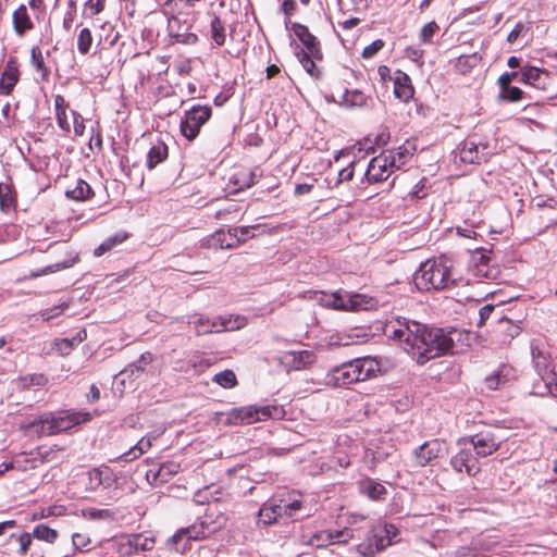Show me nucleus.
<instances>
[{"instance_id": "52", "label": "nucleus", "mask_w": 557, "mask_h": 557, "mask_svg": "<svg viewBox=\"0 0 557 557\" xmlns=\"http://www.w3.org/2000/svg\"><path fill=\"white\" fill-rule=\"evenodd\" d=\"M72 265V263L70 261H64L62 263H54V264H51V265H48L46 268H44L42 270L36 272V273H32V276L34 277H38V276H41V275H47V274H50V273H54L61 269H66V268H70Z\"/></svg>"}, {"instance_id": "51", "label": "nucleus", "mask_w": 557, "mask_h": 557, "mask_svg": "<svg viewBox=\"0 0 557 557\" xmlns=\"http://www.w3.org/2000/svg\"><path fill=\"white\" fill-rule=\"evenodd\" d=\"M67 308V304L66 302H62L58 306H53L51 308H48L46 310H42L40 312L42 319L45 321H49L58 315H60L65 309Z\"/></svg>"}, {"instance_id": "14", "label": "nucleus", "mask_w": 557, "mask_h": 557, "mask_svg": "<svg viewBox=\"0 0 557 557\" xmlns=\"http://www.w3.org/2000/svg\"><path fill=\"white\" fill-rule=\"evenodd\" d=\"M445 453L446 445L444 442L438 440L428 441L413 450L412 461L417 467H424Z\"/></svg>"}, {"instance_id": "38", "label": "nucleus", "mask_w": 557, "mask_h": 557, "mask_svg": "<svg viewBox=\"0 0 557 557\" xmlns=\"http://www.w3.org/2000/svg\"><path fill=\"white\" fill-rule=\"evenodd\" d=\"M65 513H66V507L63 505L55 504V505H52L49 507L41 508L39 511L34 513L33 519L37 520V519H47V518H51V517H62Z\"/></svg>"}, {"instance_id": "22", "label": "nucleus", "mask_w": 557, "mask_h": 557, "mask_svg": "<svg viewBox=\"0 0 557 557\" xmlns=\"http://www.w3.org/2000/svg\"><path fill=\"white\" fill-rule=\"evenodd\" d=\"M114 482L115 476L108 467L95 468L88 472V486L90 490H97L99 486L108 488Z\"/></svg>"}, {"instance_id": "57", "label": "nucleus", "mask_w": 557, "mask_h": 557, "mask_svg": "<svg viewBox=\"0 0 557 557\" xmlns=\"http://www.w3.org/2000/svg\"><path fill=\"white\" fill-rule=\"evenodd\" d=\"M506 381V375L503 372L490 375L486 377V385L490 389H497Z\"/></svg>"}, {"instance_id": "64", "label": "nucleus", "mask_w": 557, "mask_h": 557, "mask_svg": "<svg viewBox=\"0 0 557 557\" xmlns=\"http://www.w3.org/2000/svg\"><path fill=\"white\" fill-rule=\"evenodd\" d=\"M354 176V169L352 166H347L343 170L339 171L338 173V181L337 183L339 182H344V181H350Z\"/></svg>"}, {"instance_id": "2", "label": "nucleus", "mask_w": 557, "mask_h": 557, "mask_svg": "<svg viewBox=\"0 0 557 557\" xmlns=\"http://www.w3.org/2000/svg\"><path fill=\"white\" fill-rule=\"evenodd\" d=\"M460 281L461 277L454 270V262L445 256L426 260L413 276L417 288L425 292L457 286Z\"/></svg>"}, {"instance_id": "27", "label": "nucleus", "mask_w": 557, "mask_h": 557, "mask_svg": "<svg viewBox=\"0 0 557 557\" xmlns=\"http://www.w3.org/2000/svg\"><path fill=\"white\" fill-rule=\"evenodd\" d=\"M13 26L17 35L22 36L26 30L34 27V24L27 13L26 5H20L13 13Z\"/></svg>"}, {"instance_id": "16", "label": "nucleus", "mask_w": 557, "mask_h": 557, "mask_svg": "<svg viewBox=\"0 0 557 557\" xmlns=\"http://www.w3.org/2000/svg\"><path fill=\"white\" fill-rule=\"evenodd\" d=\"M393 543V537L388 534L379 535V525H375L366 541L357 547L358 552L364 557H373L377 552L384 549Z\"/></svg>"}, {"instance_id": "61", "label": "nucleus", "mask_w": 557, "mask_h": 557, "mask_svg": "<svg viewBox=\"0 0 557 557\" xmlns=\"http://www.w3.org/2000/svg\"><path fill=\"white\" fill-rule=\"evenodd\" d=\"M524 29L525 27L523 23H517L515 28L508 34L507 41L509 44H513L515 41H517V39L522 35Z\"/></svg>"}, {"instance_id": "39", "label": "nucleus", "mask_w": 557, "mask_h": 557, "mask_svg": "<svg viewBox=\"0 0 557 557\" xmlns=\"http://www.w3.org/2000/svg\"><path fill=\"white\" fill-rule=\"evenodd\" d=\"M211 38L218 46H222L225 42V27L219 16H214L211 20Z\"/></svg>"}, {"instance_id": "42", "label": "nucleus", "mask_w": 557, "mask_h": 557, "mask_svg": "<svg viewBox=\"0 0 557 557\" xmlns=\"http://www.w3.org/2000/svg\"><path fill=\"white\" fill-rule=\"evenodd\" d=\"M32 62L36 70L41 73V78L47 79L49 75V70L45 65L40 49L37 47H34L32 49Z\"/></svg>"}, {"instance_id": "45", "label": "nucleus", "mask_w": 557, "mask_h": 557, "mask_svg": "<svg viewBox=\"0 0 557 557\" xmlns=\"http://www.w3.org/2000/svg\"><path fill=\"white\" fill-rule=\"evenodd\" d=\"M461 160L468 163H475L480 161L478 154V147L474 143H466L461 150Z\"/></svg>"}, {"instance_id": "37", "label": "nucleus", "mask_w": 557, "mask_h": 557, "mask_svg": "<svg viewBox=\"0 0 557 557\" xmlns=\"http://www.w3.org/2000/svg\"><path fill=\"white\" fill-rule=\"evenodd\" d=\"M33 536L49 544H53L58 539V531L46 524H38L33 530Z\"/></svg>"}, {"instance_id": "11", "label": "nucleus", "mask_w": 557, "mask_h": 557, "mask_svg": "<svg viewBox=\"0 0 557 557\" xmlns=\"http://www.w3.org/2000/svg\"><path fill=\"white\" fill-rule=\"evenodd\" d=\"M469 271L479 281H496L500 275L499 268L491 264V258L482 249L472 253Z\"/></svg>"}, {"instance_id": "6", "label": "nucleus", "mask_w": 557, "mask_h": 557, "mask_svg": "<svg viewBox=\"0 0 557 557\" xmlns=\"http://www.w3.org/2000/svg\"><path fill=\"white\" fill-rule=\"evenodd\" d=\"M315 300L324 307L339 310H369L377 306V300L361 294H338L326 295L322 292L315 293Z\"/></svg>"}, {"instance_id": "35", "label": "nucleus", "mask_w": 557, "mask_h": 557, "mask_svg": "<svg viewBox=\"0 0 557 557\" xmlns=\"http://www.w3.org/2000/svg\"><path fill=\"white\" fill-rule=\"evenodd\" d=\"M299 62L306 72L313 78H319L321 76V71L314 63V58L307 53L304 49L296 53Z\"/></svg>"}, {"instance_id": "18", "label": "nucleus", "mask_w": 557, "mask_h": 557, "mask_svg": "<svg viewBox=\"0 0 557 557\" xmlns=\"http://www.w3.org/2000/svg\"><path fill=\"white\" fill-rule=\"evenodd\" d=\"M156 541L152 536L143 534H133L125 539L120 544V552L124 555L131 556L137 552H148L153 549Z\"/></svg>"}, {"instance_id": "20", "label": "nucleus", "mask_w": 557, "mask_h": 557, "mask_svg": "<svg viewBox=\"0 0 557 557\" xmlns=\"http://www.w3.org/2000/svg\"><path fill=\"white\" fill-rule=\"evenodd\" d=\"M351 537L347 530L343 531H319L315 532L309 540H304V543L315 547H323L334 542L345 543Z\"/></svg>"}, {"instance_id": "33", "label": "nucleus", "mask_w": 557, "mask_h": 557, "mask_svg": "<svg viewBox=\"0 0 557 557\" xmlns=\"http://www.w3.org/2000/svg\"><path fill=\"white\" fill-rule=\"evenodd\" d=\"M127 238V234L125 233H116L113 236L106 238L94 251L96 257H100L106 252L113 249L116 245L122 244Z\"/></svg>"}, {"instance_id": "9", "label": "nucleus", "mask_w": 557, "mask_h": 557, "mask_svg": "<svg viewBox=\"0 0 557 557\" xmlns=\"http://www.w3.org/2000/svg\"><path fill=\"white\" fill-rule=\"evenodd\" d=\"M534 368L544 383L545 392H539L541 395L549 394L557 398V383L555 382V372L547 354L536 346L531 347Z\"/></svg>"}, {"instance_id": "59", "label": "nucleus", "mask_w": 557, "mask_h": 557, "mask_svg": "<svg viewBox=\"0 0 557 557\" xmlns=\"http://www.w3.org/2000/svg\"><path fill=\"white\" fill-rule=\"evenodd\" d=\"M71 114L73 116V131L76 136H82L85 132V124L83 116L76 112L71 111Z\"/></svg>"}, {"instance_id": "8", "label": "nucleus", "mask_w": 557, "mask_h": 557, "mask_svg": "<svg viewBox=\"0 0 557 557\" xmlns=\"http://www.w3.org/2000/svg\"><path fill=\"white\" fill-rule=\"evenodd\" d=\"M302 506L301 500L293 499L289 503H285L283 499L280 503L275 500H270L264 503L258 513L257 523L262 527H268L277 521V519L282 516L295 517L297 510H299Z\"/></svg>"}, {"instance_id": "34", "label": "nucleus", "mask_w": 557, "mask_h": 557, "mask_svg": "<svg viewBox=\"0 0 557 557\" xmlns=\"http://www.w3.org/2000/svg\"><path fill=\"white\" fill-rule=\"evenodd\" d=\"M91 195L92 189L90 185L83 180H77L74 188L66 190V196L73 200H85Z\"/></svg>"}, {"instance_id": "46", "label": "nucleus", "mask_w": 557, "mask_h": 557, "mask_svg": "<svg viewBox=\"0 0 557 557\" xmlns=\"http://www.w3.org/2000/svg\"><path fill=\"white\" fill-rule=\"evenodd\" d=\"M14 203V198L9 185L0 183V207L2 210L10 209Z\"/></svg>"}, {"instance_id": "40", "label": "nucleus", "mask_w": 557, "mask_h": 557, "mask_svg": "<svg viewBox=\"0 0 557 557\" xmlns=\"http://www.w3.org/2000/svg\"><path fill=\"white\" fill-rule=\"evenodd\" d=\"M213 382L224 388H233L237 385V379L232 370H224L213 376Z\"/></svg>"}, {"instance_id": "54", "label": "nucleus", "mask_w": 557, "mask_h": 557, "mask_svg": "<svg viewBox=\"0 0 557 557\" xmlns=\"http://www.w3.org/2000/svg\"><path fill=\"white\" fill-rule=\"evenodd\" d=\"M72 544L76 550H82L90 544V539L86 533H74Z\"/></svg>"}, {"instance_id": "47", "label": "nucleus", "mask_w": 557, "mask_h": 557, "mask_svg": "<svg viewBox=\"0 0 557 557\" xmlns=\"http://www.w3.org/2000/svg\"><path fill=\"white\" fill-rule=\"evenodd\" d=\"M177 468L178 466L174 462L164 463L153 473V480L160 479L162 482L166 481L169 476L177 472Z\"/></svg>"}, {"instance_id": "1", "label": "nucleus", "mask_w": 557, "mask_h": 557, "mask_svg": "<svg viewBox=\"0 0 557 557\" xmlns=\"http://www.w3.org/2000/svg\"><path fill=\"white\" fill-rule=\"evenodd\" d=\"M384 333L388 338L400 343L419 364L446 355L454 345L453 338L444 330L428 327L400 317L388 321L384 326Z\"/></svg>"}, {"instance_id": "17", "label": "nucleus", "mask_w": 557, "mask_h": 557, "mask_svg": "<svg viewBox=\"0 0 557 557\" xmlns=\"http://www.w3.org/2000/svg\"><path fill=\"white\" fill-rule=\"evenodd\" d=\"M388 162H391L384 153L382 152L377 157H374L364 173L366 178L369 183H379L388 178V176L393 173L392 168Z\"/></svg>"}, {"instance_id": "43", "label": "nucleus", "mask_w": 557, "mask_h": 557, "mask_svg": "<svg viewBox=\"0 0 557 557\" xmlns=\"http://www.w3.org/2000/svg\"><path fill=\"white\" fill-rule=\"evenodd\" d=\"M191 323L195 325L197 335H203L213 332L212 320L207 317H195Z\"/></svg>"}, {"instance_id": "19", "label": "nucleus", "mask_w": 557, "mask_h": 557, "mask_svg": "<svg viewBox=\"0 0 557 557\" xmlns=\"http://www.w3.org/2000/svg\"><path fill=\"white\" fill-rule=\"evenodd\" d=\"M230 238L226 239L225 235L221 232H216L213 236L214 245H219L222 249H231L236 247L240 242L251 237V231L249 227H234L228 231Z\"/></svg>"}, {"instance_id": "36", "label": "nucleus", "mask_w": 557, "mask_h": 557, "mask_svg": "<svg viewBox=\"0 0 557 557\" xmlns=\"http://www.w3.org/2000/svg\"><path fill=\"white\" fill-rule=\"evenodd\" d=\"M150 447L151 440L144 437L140 441H138V443L133 448H131L129 451L123 454L121 458L124 459L125 461L137 459L143 454H145Z\"/></svg>"}, {"instance_id": "3", "label": "nucleus", "mask_w": 557, "mask_h": 557, "mask_svg": "<svg viewBox=\"0 0 557 557\" xmlns=\"http://www.w3.org/2000/svg\"><path fill=\"white\" fill-rule=\"evenodd\" d=\"M90 419L91 413L88 411L66 410L58 413H46L27 424H23L21 428L25 431H32L38 436H45L65 432Z\"/></svg>"}, {"instance_id": "55", "label": "nucleus", "mask_w": 557, "mask_h": 557, "mask_svg": "<svg viewBox=\"0 0 557 557\" xmlns=\"http://www.w3.org/2000/svg\"><path fill=\"white\" fill-rule=\"evenodd\" d=\"M55 116H57V122H58L59 127L62 131L70 133L72 129V126H71V123L67 117V109L57 111Z\"/></svg>"}, {"instance_id": "62", "label": "nucleus", "mask_w": 557, "mask_h": 557, "mask_svg": "<svg viewBox=\"0 0 557 557\" xmlns=\"http://www.w3.org/2000/svg\"><path fill=\"white\" fill-rule=\"evenodd\" d=\"M494 309H495V307L493 305H485L480 309V311H479L480 320L478 322L479 326H481L485 323V321L491 317Z\"/></svg>"}, {"instance_id": "53", "label": "nucleus", "mask_w": 557, "mask_h": 557, "mask_svg": "<svg viewBox=\"0 0 557 557\" xmlns=\"http://www.w3.org/2000/svg\"><path fill=\"white\" fill-rule=\"evenodd\" d=\"M502 96L504 99L510 102H517L522 99L523 91L518 87L511 86L505 90H502Z\"/></svg>"}, {"instance_id": "4", "label": "nucleus", "mask_w": 557, "mask_h": 557, "mask_svg": "<svg viewBox=\"0 0 557 557\" xmlns=\"http://www.w3.org/2000/svg\"><path fill=\"white\" fill-rule=\"evenodd\" d=\"M379 364L371 358H358L335 367L327 372L325 383L332 386L348 385L366 381L379 372Z\"/></svg>"}, {"instance_id": "13", "label": "nucleus", "mask_w": 557, "mask_h": 557, "mask_svg": "<svg viewBox=\"0 0 557 557\" xmlns=\"http://www.w3.org/2000/svg\"><path fill=\"white\" fill-rule=\"evenodd\" d=\"M459 451L450 459V465L456 472H466L470 476H474L480 471L479 459L470 450L469 445L463 443V438L458 441Z\"/></svg>"}, {"instance_id": "30", "label": "nucleus", "mask_w": 557, "mask_h": 557, "mask_svg": "<svg viewBox=\"0 0 557 557\" xmlns=\"http://www.w3.org/2000/svg\"><path fill=\"white\" fill-rule=\"evenodd\" d=\"M168 158V146L163 141L154 144L147 154V166L151 170Z\"/></svg>"}, {"instance_id": "50", "label": "nucleus", "mask_w": 557, "mask_h": 557, "mask_svg": "<svg viewBox=\"0 0 557 557\" xmlns=\"http://www.w3.org/2000/svg\"><path fill=\"white\" fill-rule=\"evenodd\" d=\"M84 517L91 519V520H107L112 518V512L108 509H97V508H88L83 511Z\"/></svg>"}, {"instance_id": "58", "label": "nucleus", "mask_w": 557, "mask_h": 557, "mask_svg": "<svg viewBox=\"0 0 557 557\" xmlns=\"http://www.w3.org/2000/svg\"><path fill=\"white\" fill-rule=\"evenodd\" d=\"M32 536H33V534H29L27 532L22 533L21 535L17 536V541L20 544V549H18L20 555L24 556L28 552V549L32 545V542H33Z\"/></svg>"}, {"instance_id": "25", "label": "nucleus", "mask_w": 557, "mask_h": 557, "mask_svg": "<svg viewBox=\"0 0 557 557\" xmlns=\"http://www.w3.org/2000/svg\"><path fill=\"white\" fill-rule=\"evenodd\" d=\"M523 76L528 81V85H531L541 90H545L549 84L548 72L537 67H523Z\"/></svg>"}, {"instance_id": "31", "label": "nucleus", "mask_w": 557, "mask_h": 557, "mask_svg": "<svg viewBox=\"0 0 557 557\" xmlns=\"http://www.w3.org/2000/svg\"><path fill=\"white\" fill-rule=\"evenodd\" d=\"M360 491L373 500L382 499L386 494L385 486L371 479H366L360 482Z\"/></svg>"}, {"instance_id": "44", "label": "nucleus", "mask_w": 557, "mask_h": 557, "mask_svg": "<svg viewBox=\"0 0 557 557\" xmlns=\"http://www.w3.org/2000/svg\"><path fill=\"white\" fill-rule=\"evenodd\" d=\"M106 7V0H88L84 4V14L88 17H94L100 14Z\"/></svg>"}, {"instance_id": "15", "label": "nucleus", "mask_w": 557, "mask_h": 557, "mask_svg": "<svg viewBox=\"0 0 557 557\" xmlns=\"http://www.w3.org/2000/svg\"><path fill=\"white\" fill-rule=\"evenodd\" d=\"M277 360L287 371H299L312 364L315 356L310 350H289L282 352Z\"/></svg>"}, {"instance_id": "21", "label": "nucleus", "mask_w": 557, "mask_h": 557, "mask_svg": "<svg viewBox=\"0 0 557 557\" xmlns=\"http://www.w3.org/2000/svg\"><path fill=\"white\" fill-rule=\"evenodd\" d=\"M293 30L298 39L302 42V45L307 49V53H310L315 60H321L323 54L320 49L319 41L317 38L309 32L308 27L301 24H294Z\"/></svg>"}, {"instance_id": "48", "label": "nucleus", "mask_w": 557, "mask_h": 557, "mask_svg": "<svg viewBox=\"0 0 557 557\" xmlns=\"http://www.w3.org/2000/svg\"><path fill=\"white\" fill-rule=\"evenodd\" d=\"M440 29L436 22L432 21L428 24H425L422 29L420 30V40L424 44H429L432 41L433 36L435 33Z\"/></svg>"}, {"instance_id": "32", "label": "nucleus", "mask_w": 557, "mask_h": 557, "mask_svg": "<svg viewBox=\"0 0 557 557\" xmlns=\"http://www.w3.org/2000/svg\"><path fill=\"white\" fill-rule=\"evenodd\" d=\"M152 361V356L149 352L143 354L139 360L129 364L126 369H124L120 375L121 376H135L138 377L140 373L145 371V367L148 366Z\"/></svg>"}, {"instance_id": "63", "label": "nucleus", "mask_w": 557, "mask_h": 557, "mask_svg": "<svg viewBox=\"0 0 557 557\" xmlns=\"http://www.w3.org/2000/svg\"><path fill=\"white\" fill-rule=\"evenodd\" d=\"M382 534H388L393 537V541L395 540V537L397 536L398 534V530L395 525L393 524H379V535H382Z\"/></svg>"}, {"instance_id": "41", "label": "nucleus", "mask_w": 557, "mask_h": 557, "mask_svg": "<svg viewBox=\"0 0 557 557\" xmlns=\"http://www.w3.org/2000/svg\"><path fill=\"white\" fill-rule=\"evenodd\" d=\"M92 46V35L89 28L81 29L77 38V49L81 54H87Z\"/></svg>"}, {"instance_id": "10", "label": "nucleus", "mask_w": 557, "mask_h": 557, "mask_svg": "<svg viewBox=\"0 0 557 557\" xmlns=\"http://www.w3.org/2000/svg\"><path fill=\"white\" fill-rule=\"evenodd\" d=\"M211 108L209 106H195L185 113L181 123V133L188 140L195 139L201 126L210 119Z\"/></svg>"}, {"instance_id": "29", "label": "nucleus", "mask_w": 557, "mask_h": 557, "mask_svg": "<svg viewBox=\"0 0 557 557\" xmlns=\"http://www.w3.org/2000/svg\"><path fill=\"white\" fill-rule=\"evenodd\" d=\"M339 103L347 108H361L367 104V96L358 90H345L341 96Z\"/></svg>"}, {"instance_id": "28", "label": "nucleus", "mask_w": 557, "mask_h": 557, "mask_svg": "<svg viewBox=\"0 0 557 557\" xmlns=\"http://www.w3.org/2000/svg\"><path fill=\"white\" fill-rule=\"evenodd\" d=\"M383 153L391 161L388 164L393 171L400 169L412 157V153L406 147H399L396 150H385Z\"/></svg>"}, {"instance_id": "24", "label": "nucleus", "mask_w": 557, "mask_h": 557, "mask_svg": "<svg viewBox=\"0 0 557 557\" xmlns=\"http://www.w3.org/2000/svg\"><path fill=\"white\" fill-rule=\"evenodd\" d=\"M247 323L245 317L242 315H228V317H219L212 320L213 332H225V331H236L244 327Z\"/></svg>"}, {"instance_id": "60", "label": "nucleus", "mask_w": 557, "mask_h": 557, "mask_svg": "<svg viewBox=\"0 0 557 557\" xmlns=\"http://www.w3.org/2000/svg\"><path fill=\"white\" fill-rule=\"evenodd\" d=\"M519 73L518 72H511V73H505L498 78V85L500 86L502 90H505L510 86V83L513 79H517Z\"/></svg>"}, {"instance_id": "49", "label": "nucleus", "mask_w": 557, "mask_h": 557, "mask_svg": "<svg viewBox=\"0 0 557 557\" xmlns=\"http://www.w3.org/2000/svg\"><path fill=\"white\" fill-rule=\"evenodd\" d=\"M83 339L84 338L82 336L78 338L73 337L72 339L63 338L55 344L57 349L61 355H67L73 349V347L81 343Z\"/></svg>"}, {"instance_id": "26", "label": "nucleus", "mask_w": 557, "mask_h": 557, "mask_svg": "<svg viewBox=\"0 0 557 557\" xmlns=\"http://www.w3.org/2000/svg\"><path fill=\"white\" fill-rule=\"evenodd\" d=\"M18 81V70L13 61H9L0 78V89L4 95H9Z\"/></svg>"}, {"instance_id": "23", "label": "nucleus", "mask_w": 557, "mask_h": 557, "mask_svg": "<svg viewBox=\"0 0 557 557\" xmlns=\"http://www.w3.org/2000/svg\"><path fill=\"white\" fill-rule=\"evenodd\" d=\"M413 87L410 77L398 71L394 78V94L403 102H408L413 97Z\"/></svg>"}, {"instance_id": "5", "label": "nucleus", "mask_w": 557, "mask_h": 557, "mask_svg": "<svg viewBox=\"0 0 557 557\" xmlns=\"http://www.w3.org/2000/svg\"><path fill=\"white\" fill-rule=\"evenodd\" d=\"M225 523L226 517L223 512L216 505H210L207 508L205 517L199 522H195L190 527L176 531L171 537V542L177 544L183 537H187L188 541H201L223 528Z\"/></svg>"}, {"instance_id": "12", "label": "nucleus", "mask_w": 557, "mask_h": 557, "mask_svg": "<svg viewBox=\"0 0 557 557\" xmlns=\"http://www.w3.org/2000/svg\"><path fill=\"white\" fill-rule=\"evenodd\" d=\"M463 443L469 445L470 450L474 451L476 458H484L500 446V440L492 432H481L470 437H463Z\"/></svg>"}, {"instance_id": "7", "label": "nucleus", "mask_w": 557, "mask_h": 557, "mask_svg": "<svg viewBox=\"0 0 557 557\" xmlns=\"http://www.w3.org/2000/svg\"><path fill=\"white\" fill-rule=\"evenodd\" d=\"M283 414L284 410L278 406H245L233 409L230 419L234 423L251 424L267 419H278Z\"/></svg>"}, {"instance_id": "56", "label": "nucleus", "mask_w": 557, "mask_h": 557, "mask_svg": "<svg viewBox=\"0 0 557 557\" xmlns=\"http://www.w3.org/2000/svg\"><path fill=\"white\" fill-rule=\"evenodd\" d=\"M384 46L383 40L377 39L363 49L362 57L366 59L373 58Z\"/></svg>"}]
</instances>
